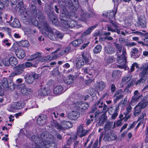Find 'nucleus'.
Here are the masks:
<instances>
[{
	"mask_svg": "<svg viewBox=\"0 0 148 148\" xmlns=\"http://www.w3.org/2000/svg\"><path fill=\"white\" fill-rule=\"evenodd\" d=\"M37 60H35L36 64H37L38 62H44L47 60V58L46 57H42L41 56Z\"/></svg>",
	"mask_w": 148,
	"mask_h": 148,
	"instance_id": "nucleus-42",
	"label": "nucleus"
},
{
	"mask_svg": "<svg viewBox=\"0 0 148 148\" xmlns=\"http://www.w3.org/2000/svg\"><path fill=\"white\" fill-rule=\"evenodd\" d=\"M112 124L111 123L107 122L106 124L105 125L104 127V130H107L110 129L111 127L110 125Z\"/></svg>",
	"mask_w": 148,
	"mask_h": 148,
	"instance_id": "nucleus-54",
	"label": "nucleus"
},
{
	"mask_svg": "<svg viewBox=\"0 0 148 148\" xmlns=\"http://www.w3.org/2000/svg\"><path fill=\"white\" fill-rule=\"evenodd\" d=\"M137 23L139 27L142 28L145 27L147 25V21L145 16L141 15L138 17Z\"/></svg>",
	"mask_w": 148,
	"mask_h": 148,
	"instance_id": "nucleus-9",
	"label": "nucleus"
},
{
	"mask_svg": "<svg viewBox=\"0 0 148 148\" xmlns=\"http://www.w3.org/2000/svg\"><path fill=\"white\" fill-rule=\"evenodd\" d=\"M82 58L85 61V64H90L91 63V62L90 61L89 59L88 58L87 55L85 54L84 53H83L82 54Z\"/></svg>",
	"mask_w": 148,
	"mask_h": 148,
	"instance_id": "nucleus-36",
	"label": "nucleus"
},
{
	"mask_svg": "<svg viewBox=\"0 0 148 148\" xmlns=\"http://www.w3.org/2000/svg\"><path fill=\"white\" fill-rule=\"evenodd\" d=\"M148 104V102L142 101H140L135 107L134 115L135 116H138L141 112L142 109L145 108Z\"/></svg>",
	"mask_w": 148,
	"mask_h": 148,
	"instance_id": "nucleus-4",
	"label": "nucleus"
},
{
	"mask_svg": "<svg viewBox=\"0 0 148 148\" xmlns=\"http://www.w3.org/2000/svg\"><path fill=\"white\" fill-rule=\"evenodd\" d=\"M136 45V44L134 42H128L125 43V45L128 47H131L135 46Z\"/></svg>",
	"mask_w": 148,
	"mask_h": 148,
	"instance_id": "nucleus-50",
	"label": "nucleus"
},
{
	"mask_svg": "<svg viewBox=\"0 0 148 148\" xmlns=\"http://www.w3.org/2000/svg\"><path fill=\"white\" fill-rule=\"evenodd\" d=\"M65 3L69 7H74L76 8L79 7V4L77 0H65Z\"/></svg>",
	"mask_w": 148,
	"mask_h": 148,
	"instance_id": "nucleus-11",
	"label": "nucleus"
},
{
	"mask_svg": "<svg viewBox=\"0 0 148 148\" xmlns=\"http://www.w3.org/2000/svg\"><path fill=\"white\" fill-rule=\"evenodd\" d=\"M114 45L118 52L119 53L121 52L122 49L123 45L116 42L114 43Z\"/></svg>",
	"mask_w": 148,
	"mask_h": 148,
	"instance_id": "nucleus-45",
	"label": "nucleus"
},
{
	"mask_svg": "<svg viewBox=\"0 0 148 148\" xmlns=\"http://www.w3.org/2000/svg\"><path fill=\"white\" fill-rule=\"evenodd\" d=\"M105 51L107 54H111L115 52V49L112 47L108 45L105 48Z\"/></svg>",
	"mask_w": 148,
	"mask_h": 148,
	"instance_id": "nucleus-23",
	"label": "nucleus"
},
{
	"mask_svg": "<svg viewBox=\"0 0 148 148\" xmlns=\"http://www.w3.org/2000/svg\"><path fill=\"white\" fill-rule=\"evenodd\" d=\"M83 42V40L82 39H77L70 42V45H73L74 47H77L82 43Z\"/></svg>",
	"mask_w": 148,
	"mask_h": 148,
	"instance_id": "nucleus-26",
	"label": "nucleus"
},
{
	"mask_svg": "<svg viewBox=\"0 0 148 148\" xmlns=\"http://www.w3.org/2000/svg\"><path fill=\"white\" fill-rule=\"evenodd\" d=\"M89 42H87L86 43H84L82 46L80 48V49L81 50L84 49L86 47L89 45Z\"/></svg>",
	"mask_w": 148,
	"mask_h": 148,
	"instance_id": "nucleus-61",
	"label": "nucleus"
},
{
	"mask_svg": "<svg viewBox=\"0 0 148 148\" xmlns=\"http://www.w3.org/2000/svg\"><path fill=\"white\" fill-rule=\"evenodd\" d=\"M83 103V102L82 101H79L75 103V107L79 110L81 111Z\"/></svg>",
	"mask_w": 148,
	"mask_h": 148,
	"instance_id": "nucleus-43",
	"label": "nucleus"
},
{
	"mask_svg": "<svg viewBox=\"0 0 148 148\" xmlns=\"http://www.w3.org/2000/svg\"><path fill=\"white\" fill-rule=\"evenodd\" d=\"M106 87V84L103 81L97 83L96 88L99 91H102Z\"/></svg>",
	"mask_w": 148,
	"mask_h": 148,
	"instance_id": "nucleus-25",
	"label": "nucleus"
},
{
	"mask_svg": "<svg viewBox=\"0 0 148 148\" xmlns=\"http://www.w3.org/2000/svg\"><path fill=\"white\" fill-rule=\"evenodd\" d=\"M64 88L61 86H57L54 87L53 90L54 93L56 95H60L63 93Z\"/></svg>",
	"mask_w": 148,
	"mask_h": 148,
	"instance_id": "nucleus-22",
	"label": "nucleus"
},
{
	"mask_svg": "<svg viewBox=\"0 0 148 148\" xmlns=\"http://www.w3.org/2000/svg\"><path fill=\"white\" fill-rule=\"evenodd\" d=\"M96 27V26H93L89 27L85 32L81 35V37L83 38L89 34L91 32L92 29L95 28Z\"/></svg>",
	"mask_w": 148,
	"mask_h": 148,
	"instance_id": "nucleus-29",
	"label": "nucleus"
},
{
	"mask_svg": "<svg viewBox=\"0 0 148 148\" xmlns=\"http://www.w3.org/2000/svg\"><path fill=\"white\" fill-rule=\"evenodd\" d=\"M17 57L20 59H23L26 55L25 51L21 49H19L17 50L16 53Z\"/></svg>",
	"mask_w": 148,
	"mask_h": 148,
	"instance_id": "nucleus-21",
	"label": "nucleus"
},
{
	"mask_svg": "<svg viewBox=\"0 0 148 148\" xmlns=\"http://www.w3.org/2000/svg\"><path fill=\"white\" fill-rule=\"evenodd\" d=\"M132 107L130 105H128L126 108V111L124 113L125 115H127L131 111Z\"/></svg>",
	"mask_w": 148,
	"mask_h": 148,
	"instance_id": "nucleus-48",
	"label": "nucleus"
},
{
	"mask_svg": "<svg viewBox=\"0 0 148 148\" xmlns=\"http://www.w3.org/2000/svg\"><path fill=\"white\" fill-rule=\"evenodd\" d=\"M101 46L100 45H97L94 47L93 51L94 53L97 54L101 51Z\"/></svg>",
	"mask_w": 148,
	"mask_h": 148,
	"instance_id": "nucleus-35",
	"label": "nucleus"
},
{
	"mask_svg": "<svg viewBox=\"0 0 148 148\" xmlns=\"http://www.w3.org/2000/svg\"><path fill=\"white\" fill-rule=\"evenodd\" d=\"M61 125L56 121H53L51 122V125L59 131L65 130V129L71 128L73 126L72 123L68 121H62L61 122Z\"/></svg>",
	"mask_w": 148,
	"mask_h": 148,
	"instance_id": "nucleus-2",
	"label": "nucleus"
},
{
	"mask_svg": "<svg viewBox=\"0 0 148 148\" xmlns=\"http://www.w3.org/2000/svg\"><path fill=\"white\" fill-rule=\"evenodd\" d=\"M10 65L14 66L16 65L18 62L16 58L14 57H11L9 58Z\"/></svg>",
	"mask_w": 148,
	"mask_h": 148,
	"instance_id": "nucleus-31",
	"label": "nucleus"
},
{
	"mask_svg": "<svg viewBox=\"0 0 148 148\" xmlns=\"http://www.w3.org/2000/svg\"><path fill=\"white\" fill-rule=\"evenodd\" d=\"M140 76L141 77L140 79L142 81V82H144L147 79V73H143L142 71L140 74Z\"/></svg>",
	"mask_w": 148,
	"mask_h": 148,
	"instance_id": "nucleus-33",
	"label": "nucleus"
},
{
	"mask_svg": "<svg viewBox=\"0 0 148 148\" xmlns=\"http://www.w3.org/2000/svg\"><path fill=\"white\" fill-rule=\"evenodd\" d=\"M111 23L112 25L115 28V29L114 30H116L119 28V27L118 26L119 24L118 23H116L113 22V21H112Z\"/></svg>",
	"mask_w": 148,
	"mask_h": 148,
	"instance_id": "nucleus-59",
	"label": "nucleus"
},
{
	"mask_svg": "<svg viewBox=\"0 0 148 148\" xmlns=\"http://www.w3.org/2000/svg\"><path fill=\"white\" fill-rule=\"evenodd\" d=\"M51 139L49 138H47V139L45 140H44L43 142L41 143L40 142V146L41 148L45 147L46 148H49L51 145L52 143L53 142L51 141Z\"/></svg>",
	"mask_w": 148,
	"mask_h": 148,
	"instance_id": "nucleus-14",
	"label": "nucleus"
},
{
	"mask_svg": "<svg viewBox=\"0 0 148 148\" xmlns=\"http://www.w3.org/2000/svg\"><path fill=\"white\" fill-rule=\"evenodd\" d=\"M25 68V66L24 64H22L18 65L14 68V71L11 73L9 77H11L22 73L24 72V69Z\"/></svg>",
	"mask_w": 148,
	"mask_h": 148,
	"instance_id": "nucleus-5",
	"label": "nucleus"
},
{
	"mask_svg": "<svg viewBox=\"0 0 148 148\" xmlns=\"http://www.w3.org/2000/svg\"><path fill=\"white\" fill-rule=\"evenodd\" d=\"M110 114L112 115L111 118L112 119H115L118 115V113L115 112H114V113L112 114L111 113Z\"/></svg>",
	"mask_w": 148,
	"mask_h": 148,
	"instance_id": "nucleus-62",
	"label": "nucleus"
},
{
	"mask_svg": "<svg viewBox=\"0 0 148 148\" xmlns=\"http://www.w3.org/2000/svg\"><path fill=\"white\" fill-rule=\"evenodd\" d=\"M84 64L83 59L81 57H79L76 61V66L78 68H80Z\"/></svg>",
	"mask_w": 148,
	"mask_h": 148,
	"instance_id": "nucleus-24",
	"label": "nucleus"
},
{
	"mask_svg": "<svg viewBox=\"0 0 148 148\" xmlns=\"http://www.w3.org/2000/svg\"><path fill=\"white\" fill-rule=\"evenodd\" d=\"M132 75H128L123 77L122 79V82L125 83V82H127L131 79L132 78Z\"/></svg>",
	"mask_w": 148,
	"mask_h": 148,
	"instance_id": "nucleus-39",
	"label": "nucleus"
},
{
	"mask_svg": "<svg viewBox=\"0 0 148 148\" xmlns=\"http://www.w3.org/2000/svg\"><path fill=\"white\" fill-rule=\"evenodd\" d=\"M20 44L21 45L25 47H28L29 45L28 41L26 40L21 41L20 42Z\"/></svg>",
	"mask_w": 148,
	"mask_h": 148,
	"instance_id": "nucleus-41",
	"label": "nucleus"
},
{
	"mask_svg": "<svg viewBox=\"0 0 148 148\" xmlns=\"http://www.w3.org/2000/svg\"><path fill=\"white\" fill-rule=\"evenodd\" d=\"M142 95H140L138 96L134 95L132 97V101L134 102L135 101H138L139 99L141 97Z\"/></svg>",
	"mask_w": 148,
	"mask_h": 148,
	"instance_id": "nucleus-47",
	"label": "nucleus"
},
{
	"mask_svg": "<svg viewBox=\"0 0 148 148\" xmlns=\"http://www.w3.org/2000/svg\"><path fill=\"white\" fill-rule=\"evenodd\" d=\"M3 63L4 65L5 66H9L10 65L9 59V60H8V59H6L5 60H4L3 61Z\"/></svg>",
	"mask_w": 148,
	"mask_h": 148,
	"instance_id": "nucleus-57",
	"label": "nucleus"
},
{
	"mask_svg": "<svg viewBox=\"0 0 148 148\" xmlns=\"http://www.w3.org/2000/svg\"><path fill=\"white\" fill-rule=\"evenodd\" d=\"M32 139L35 142V147L34 148H41L40 146V143L41 141L40 139L35 136H32Z\"/></svg>",
	"mask_w": 148,
	"mask_h": 148,
	"instance_id": "nucleus-20",
	"label": "nucleus"
},
{
	"mask_svg": "<svg viewBox=\"0 0 148 148\" xmlns=\"http://www.w3.org/2000/svg\"><path fill=\"white\" fill-rule=\"evenodd\" d=\"M2 85L4 88H7L9 87L8 84V80L6 78H3L2 80Z\"/></svg>",
	"mask_w": 148,
	"mask_h": 148,
	"instance_id": "nucleus-37",
	"label": "nucleus"
},
{
	"mask_svg": "<svg viewBox=\"0 0 148 148\" xmlns=\"http://www.w3.org/2000/svg\"><path fill=\"white\" fill-rule=\"evenodd\" d=\"M71 49V47H67L63 50L64 52L66 55L68 53L69 51Z\"/></svg>",
	"mask_w": 148,
	"mask_h": 148,
	"instance_id": "nucleus-64",
	"label": "nucleus"
},
{
	"mask_svg": "<svg viewBox=\"0 0 148 148\" xmlns=\"http://www.w3.org/2000/svg\"><path fill=\"white\" fill-rule=\"evenodd\" d=\"M89 132L90 130H84L83 126L82 125H79L77 127V134L80 137L84 136Z\"/></svg>",
	"mask_w": 148,
	"mask_h": 148,
	"instance_id": "nucleus-10",
	"label": "nucleus"
},
{
	"mask_svg": "<svg viewBox=\"0 0 148 148\" xmlns=\"http://www.w3.org/2000/svg\"><path fill=\"white\" fill-rule=\"evenodd\" d=\"M79 13L80 16L82 17V18H80V20L83 21H86V17L90 18L92 17L93 15L92 12L90 11L88 13H87L86 11L82 8H80Z\"/></svg>",
	"mask_w": 148,
	"mask_h": 148,
	"instance_id": "nucleus-8",
	"label": "nucleus"
},
{
	"mask_svg": "<svg viewBox=\"0 0 148 148\" xmlns=\"http://www.w3.org/2000/svg\"><path fill=\"white\" fill-rule=\"evenodd\" d=\"M11 26L14 27H19L21 26V24L18 20L16 18L14 19L11 24Z\"/></svg>",
	"mask_w": 148,
	"mask_h": 148,
	"instance_id": "nucleus-30",
	"label": "nucleus"
},
{
	"mask_svg": "<svg viewBox=\"0 0 148 148\" xmlns=\"http://www.w3.org/2000/svg\"><path fill=\"white\" fill-rule=\"evenodd\" d=\"M76 22L73 20H69V25H66V28H72L75 27Z\"/></svg>",
	"mask_w": 148,
	"mask_h": 148,
	"instance_id": "nucleus-44",
	"label": "nucleus"
},
{
	"mask_svg": "<svg viewBox=\"0 0 148 148\" xmlns=\"http://www.w3.org/2000/svg\"><path fill=\"white\" fill-rule=\"evenodd\" d=\"M47 116L44 114H42L38 117L37 121V123L40 125H42L45 124L46 122Z\"/></svg>",
	"mask_w": 148,
	"mask_h": 148,
	"instance_id": "nucleus-15",
	"label": "nucleus"
},
{
	"mask_svg": "<svg viewBox=\"0 0 148 148\" xmlns=\"http://www.w3.org/2000/svg\"><path fill=\"white\" fill-rule=\"evenodd\" d=\"M83 42V40L82 39H77L70 42V45H73L74 47H77L82 43Z\"/></svg>",
	"mask_w": 148,
	"mask_h": 148,
	"instance_id": "nucleus-27",
	"label": "nucleus"
},
{
	"mask_svg": "<svg viewBox=\"0 0 148 148\" xmlns=\"http://www.w3.org/2000/svg\"><path fill=\"white\" fill-rule=\"evenodd\" d=\"M99 141L98 139L95 142L92 147V148H99L98 145Z\"/></svg>",
	"mask_w": 148,
	"mask_h": 148,
	"instance_id": "nucleus-58",
	"label": "nucleus"
},
{
	"mask_svg": "<svg viewBox=\"0 0 148 148\" xmlns=\"http://www.w3.org/2000/svg\"><path fill=\"white\" fill-rule=\"evenodd\" d=\"M74 81L73 76L70 75L67 78L64 80V82L67 84H72Z\"/></svg>",
	"mask_w": 148,
	"mask_h": 148,
	"instance_id": "nucleus-32",
	"label": "nucleus"
},
{
	"mask_svg": "<svg viewBox=\"0 0 148 148\" xmlns=\"http://www.w3.org/2000/svg\"><path fill=\"white\" fill-rule=\"evenodd\" d=\"M89 107V105L88 103H84L83 102V104H82L81 110L80 111L82 112L87 109Z\"/></svg>",
	"mask_w": 148,
	"mask_h": 148,
	"instance_id": "nucleus-46",
	"label": "nucleus"
},
{
	"mask_svg": "<svg viewBox=\"0 0 148 148\" xmlns=\"http://www.w3.org/2000/svg\"><path fill=\"white\" fill-rule=\"evenodd\" d=\"M61 22L63 26L66 28V25H69V21H66L64 19H62Z\"/></svg>",
	"mask_w": 148,
	"mask_h": 148,
	"instance_id": "nucleus-53",
	"label": "nucleus"
},
{
	"mask_svg": "<svg viewBox=\"0 0 148 148\" xmlns=\"http://www.w3.org/2000/svg\"><path fill=\"white\" fill-rule=\"evenodd\" d=\"M54 14L55 13L53 10H50L49 12L47 14V15L52 23L54 24H55L57 21V20L56 17L55 16Z\"/></svg>",
	"mask_w": 148,
	"mask_h": 148,
	"instance_id": "nucleus-19",
	"label": "nucleus"
},
{
	"mask_svg": "<svg viewBox=\"0 0 148 148\" xmlns=\"http://www.w3.org/2000/svg\"><path fill=\"white\" fill-rule=\"evenodd\" d=\"M25 66V67H29L32 66H33V64L29 62H27L25 63V64H24Z\"/></svg>",
	"mask_w": 148,
	"mask_h": 148,
	"instance_id": "nucleus-63",
	"label": "nucleus"
},
{
	"mask_svg": "<svg viewBox=\"0 0 148 148\" xmlns=\"http://www.w3.org/2000/svg\"><path fill=\"white\" fill-rule=\"evenodd\" d=\"M80 113L77 111H73L69 113L68 117L70 119L75 120L77 119L79 116Z\"/></svg>",
	"mask_w": 148,
	"mask_h": 148,
	"instance_id": "nucleus-16",
	"label": "nucleus"
},
{
	"mask_svg": "<svg viewBox=\"0 0 148 148\" xmlns=\"http://www.w3.org/2000/svg\"><path fill=\"white\" fill-rule=\"evenodd\" d=\"M41 53L39 52H37L31 55L30 57V59L29 60L32 61L41 56Z\"/></svg>",
	"mask_w": 148,
	"mask_h": 148,
	"instance_id": "nucleus-34",
	"label": "nucleus"
},
{
	"mask_svg": "<svg viewBox=\"0 0 148 148\" xmlns=\"http://www.w3.org/2000/svg\"><path fill=\"white\" fill-rule=\"evenodd\" d=\"M115 60V59L113 56H110L107 59V62L108 63L113 62Z\"/></svg>",
	"mask_w": 148,
	"mask_h": 148,
	"instance_id": "nucleus-51",
	"label": "nucleus"
},
{
	"mask_svg": "<svg viewBox=\"0 0 148 148\" xmlns=\"http://www.w3.org/2000/svg\"><path fill=\"white\" fill-rule=\"evenodd\" d=\"M82 69L84 73L88 74L90 76H95L96 75L95 74L96 71L92 69H90L88 67H84Z\"/></svg>",
	"mask_w": 148,
	"mask_h": 148,
	"instance_id": "nucleus-17",
	"label": "nucleus"
},
{
	"mask_svg": "<svg viewBox=\"0 0 148 148\" xmlns=\"http://www.w3.org/2000/svg\"><path fill=\"white\" fill-rule=\"evenodd\" d=\"M3 44L4 45L7 46L9 47L11 45V42H9L8 40L7 39L3 40Z\"/></svg>",
	"mask_w": 148,
	"mask_h": 148,
	"instance_id": "nucleus-55",
	"label": "nucleus"
},
{
	"mask_svg": "<svg viewBox=\"0 0 148 148\" xmlns=\"http://www.w3.org/2000/svg\"><path fill=\"white\" fill-rule=\"evenodd\" d=\"M24 105L25 104L23 102H14L11 104L10 108L8 110L9 111L13 112L15 110L21 109L24 107Z\"/></svg>",
	"mask_w": 148,
	"mask_h": 148,
	"instance_id": "nucleus-7",
	"label": "nucleus"
},
{
	"mask_svg": "<svg viewBox=\"0 0 148 148\" xmlns=\"http://www.w3.org/2000/svg\"><path fill=\"white\" fill-rule=\"evenodd\" d=\"M116 14V12L112 10L111 11L108 12L107 13V18L109 19L113 18L114 17Z\"/></svg>",
	"mask_w": 148,
	"mask_h": 148,
	"instance_id": "nucleus-38",
	"label": "nucleus"
},
{
	"mask_svg": "<svg viewBox=\"0 0 148 148\" xmlns=\"http://www.w3.org/2000/svg\"><path fill=\"white\" fill-rule=\"evenodd\" d=\"M146 115V111L144 110L141 113L140 116L139 117L138 119L140 120L143 119L145 116Z\"/></svg>",
	"mask_w": 148,
	"mask_h": 148,
	"instance_id": "nucleus-56",
	"label": "nucleus"
},
{
	"mask_svg": "<svg viewBox=\"0 0 148 148\" xmlns=\"http://www.w3.org/2000/svg\"><path fill=\"white\" fill-rule=\"evenodd\" d=\"M89 93L90 95L92 97H94L96 93V91L94 89L91 88L89 89Z\"/></svg>",
	"mask_w": 148,
	"mask_h": 148,
	"instance_id": "nucleus-52",
	"label": "nucleus"
},
{
	"mask_svg": "<svg viewBox=\"0 0 148 148\" xmlns=\"http://www.w3.org/2000/svg\"><path fill=\"white\" fill-rule=\"evenodd\" d=\"M50 89L49 88H42L38 90V94L41 96H45L50 94Z\"/></svg>",
	"mask_w": 148,
	"mask_h": 148,
	"instance_id": "nucleus-18",
	"label": "nucleus"
},
{
	"mask_svg": "<svg viewBox=\"0 0 148 148\" xmlns=\"http://www.w3.org/2000/svg\"><path fill=\"white\" fill-rule=\"evenodd\" d=\"M127 101V98H124L123 100H121L120 101L119 103V105L122 107H124L126 104Z\"/></svg>",
	"mask_w": 148,
	"mask_h": 148,
	"instance_id": "nucleus-49",
	"label": "nucleus"
},
{
	"mask_svg": "<svg viewBox=\"0 0 148 148\" xmlns=\"http://www.w3.org/2000/svg\"><path fill=\"white\" fill-rule=\"evenodd\" d=\"M127 53L126 49L123 48L122 50V53L121 55L118 56L117 58L118 63L122 65H119V67L123 69L126 66L127 63Z\"/></svg>",
	"mask_w": 148,
	"mask_h": 148,
	"instance_id": "nucleus-3",
	"label": "nucleus"
},
{
	"mask_svg": "<svg viewBox=\"0 0 148 148\" xmlns=\"http://www.w3.org/2000/svg\"><path fill=\"white\" fill-rule=\"evenodd\" d=\"M117 138L116 135L113 133H106L104 138V139L105 141H111L115 140Z\"/></svg>",
	"mask_w": 148,
	"mask_h": 148,
	"instance_id": "nucleus-13",
	"label": "nucleus"
},
{
	"mask_svg": "<svg viewBox=\"0 0 148 148\" xmlns=\"http://www.w3.org/2000/svg\"><path fill=\"white\" fill-rule=\"evenodd\" d=\"M43 26L44 29L49 32L48 37L51 40L55 41L58 39L61 40L63 38L64 34L56 30L55 32L54 35H53L52 29L49 26L47 23H44L43 24Z\"/></svg>",
	"mask_w": 148,
	"mask_h": 148,
	"instance_id": "nucleus-1",
	"label": "nucleus"
},
{
	"mask_svg": "<svg viewBox=\"0 0 148 148\" xmlns=\"http://www.w3.org/2000/svg\"><path fill=\"white\" fill-rule=\"evenodd\" d=\"M20 87L21 88V93L22 94L25 95H27L30 94L32 92V89L26 88L24 84H21Z\"/></svg>",
	"mask_w": 148,
	"mask_h": 148,
	"instance_id": "nucleus-12",
	"label": "nucleus"
},
{
	"mask_svg": "<svg viewBox=\"0 0 148 148\" xmlns=\"http://www.w3.org/2000/svg\"><path fill=\"white\" fill-rule=\"evenodd\" d=\"M121 73L119 70L114 71L112 74V77L113 79H112L113 81L115 79H117L118 77L121 75Z\"/></svg>",
	"mask_w": 148,
	"mask_h": 148,
	"instance_id": "nucleus-28",
	"label": "nucleus"
},
{
	"mask_svg": "<svg viewBox=\"0 0 148 148\" xmlns=\"http://www.w3.org/2000/svg\"><path fill=\"white\" fill-rule=\"evenodd\" d=\"M102 108L103 109L101 112H103L104 113H105L106 114L108 110L107 106L106 104H104Z\"/></svg>",
	"mask_w": 148,
	"mask_h": 148,
	"instance_id": "nucleus-60",
	"label": "nucleus"
},
{
	"mask_svg": "<svg viewBox=\"0 0 148 148\" xmlns=\"http://www.w3.org/2000/svg\"><path fill=\"white\" fill-rule=\"evenodd\" d=\"M107 116L106 115L105 113H103L102 115L101 118L100 119V121L101 122L100 124L103 125V123L107 119Z\"/></svg>",
	"mask_w": 148,
	"mask_h": 148,
	"instance_id": "nucleus-40",
	"label": "nucleus"
},
{
	"mask_svg": "<svg viewBox=\"0 0 148 148\" xmlns=\"http://www.w3.org/2000/svg\"><path fill=\"white\" fill-rule=\"evenodd\" d=\"M38 74L34 72H31L27 74L25 79L27 83L30 84L34 82V79H38Z\"/></svg>",
	"mask_w": 148,
	"mask_h": 148,
	"instance_id": "nucleus-6",
	"label": "nucleus"
}]
</instances>
